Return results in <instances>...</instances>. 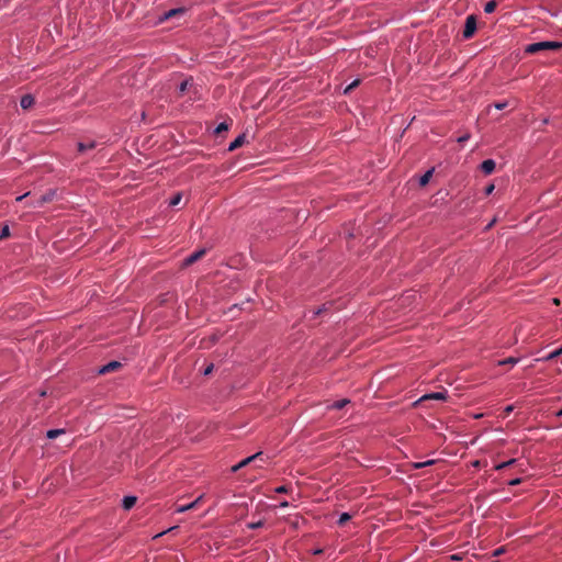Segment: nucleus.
I'll use <instances>...</instances> for the list:
<instances>
[{
  "label": "nucleus",
  "mask_w": 562,
  "mask_h": 562,
  "mask_svg": "<svg viewBox=\"0 0 562 562\" xmlns=\"http://www.w3.org/2000/svg\"><path fill=\"white\" fill-rule=\"evenodd\" d=\"M508 105V102L504 101V102H497L494 104L495 109L497 110H504L505 108H507Z\"/></svg>",
  "instance_id": "30"
},
{
  "label": "nucleus",
  "mask_w": 562,
  "mask_h": 562,
  "mask_svg": "<svg viewBox=\"0 0 562 562\" xmlns=\"http://www.w3.org/2000/svg\"><path fill=\"white\" fill-rule=\"evenodd\" d=\"M186 12V9L184 8H176V9H171V10H168L166 11L160 18H159V21L160 22H164L166 20H170L172 18H176V16H181L183 15Z\"/></svg>",
  "instance_id": "4"
},
{
  "label": "nucleus",
  "mask_w": 562,
  "mask_h": 562,
  "mask_svg": "<svg viewBox=\"0 0 562 562\" xmlns=\"http://www.w3.org/2000/svg\"><path fill=\"white\" fill-rule=\"evenodd\" d=\"M518 362V359L516 358H513V357H509V358H506L505 360L503 361H499V364L504 366V364H510V366H514Z\"/></svg>",
  "instance_id": "25"
},
{
  "label": "nucleus",
  "mask_w": 562,
  "mask_h": 562,
  "mask_svg": "<svg viewBox=\"0 0 562 562\" xmlns=\"http://www.w3.org/2000/svg\"><path fill=\"white\" fill-rule=\"evenodd\" d=\"M53 195H54V193H48V194L42 195L40 198V200L37 201L36 205L42 206L44 203L50 202L53 200Z\"/></svg>",
  "instance_id": "18"
},
{
  "label": "nucleus",
  "mask_w": 562,
  "mask_h": 562,
  "mask_svg": "<svg viewBox=\"0 0 562 562\" xmlns=\"http://www.w3.org/2000/svg\"><path fill=\"white\" fill-rule=\"evenodd\" d=\"M322 552H323V550H322V549H317V550H315V552H314V553H315V554H321Z\"/></svg>",
  "instance_id": "40"
},
{
  "label": "nucleus",
  "mask_w": 562,
  "mask_h": 562,
  "mask_svg": "<svg viewBox=\"0 0 562 562\" xmlns=\"http://www.w3.org/2000/svg\"><path fill=\"white\" fill-rule=\"evenodd\" d=\"M469 138V136H462L458 139V142L462 143V142H465L467 139Z\"/></svg>",
  "instance_id": "38"
},
{
  "label": "nucleus",
  "mask_w": 562,
  "mask_h": 562,
  "mask_svg": "<svg viewBox=\"0 0 562 562\" xmlns=\"http://www.w3.org/2000/svg\"><path fill=\"white\" fill-rule=\"evenodd\" d=\"M10 236V228L8 225H4L0 232V240L5 239Z\"/></svg>",
  "instance_id": "22"
},
{
  "label": "nucleus",
  "mask_w": 562,
  "mask_h": 562,
  "mask_svg": "<svg viewBox=\"0 0 562 562\" xmlns=\"http://www.w3.org/2000/svg\"><path fill=\"white\" fill-rule=\"evenodd\" d=\"M227 130H228V124L226 122H223L217 125V127L215 128V133L222 134L223 132H226Z\"/></svg>",
  "instance_id": "24"
},
{
  "label": "nucleus",
  "mask_w": 562,
  "mask_h": 562,
  "mask_svg": "<svg viewBox=\"0 0 562 562\" xmlns=\"http://www.w3.org/2000/svg\"><path fill=\"white\" fill-rule=\"evenodd\" d=\"M213 369H214L213 363L207 364V366L204 368V370H203V374H204V375H209V374H211V373H212V371H213Z\"/></svg>",
  "instance_id": "29"
},
{
  "label": "nucleus",
  "mask_w": 562,
  "mask_h": 562,
  "mask_svg": "<svg viewBox=\"0 0 562 562\" xmlns=\"http://www.w3.org/2000/svg\"><path fill=\"white\" fill-rule=\"evenodd\" d=\"M496 7H497V2L495 0H491V1L485 3L484 12L485 13H492V12L495 11Z\"/></svg>",
  "instance_id": "17"
},
{
  "label": "nucleus",
  "mask_w": 562,
  "mask_h": 562,
  "mask_svg": "<svg viewBox=\"0 0 562 562\" xmlns=\"http://www.w3.org/2000/svg\"><path fill=\"white\" fill-rule=\"evenodd\" d=\"M412 467L414 469H423V468H425L423 462H415V463L412 464Z\"/></svg>",
  "instance_id": "35"
},
{
  "label": "nucleus",
  "mask_w": 562,
  "mask_h": 562,
  "mask_svg": "<svg viewBox=\"0 0 562 562\" xmlns=\"http://www.w3.org/2000/svg\"><path fill=\"white\" fill-rule=\"evenodd\" d=\"M288 506H289V503H288L286 501H284V502H282V503L280 504V507H288Z\"/></svg>",
  "instance_id": "39"
},
{
  "label": "nucleus",
  "mask_w": 562,
  "mask_h": 562,
  "mask_svg": "<svg viewBox=\"0 0 562 562\" xmlns=\"http://www.w3.org/2000/svg\"><path fill=\"white\" fill-rule=\"evenodd\" d=\"M494 190V184H490L485 188V193L486 194H491Z\"/></svg>",
  "instance_id": "34"
},
{
  "label": "nucleus",
  "mask_w": 562,
  "mask_h": 562,
  "mask_svg": "<svg viewBox=\"0 0 562 562\" xmlns=\"http://www.w3.org/2000/svg\"><path fill=\"white\" fill-rule=\"evenodd\" d=\"M558 416H562V409L557 413Z\"/></svg>",
  "instance_id": "42"
},
{
  "label": "nucleus",
  "mask_w": 562,
  "mask_h": 562,
  "mask_svg": "<svg viewBox=\"0 0 562 562\" xmlns=\"http://www.w3.org/2000/svg\"><path fill=\"white\" fill-rule=\"evenodd\" d=\"M323 312V308L317 310L316 314L319 315Z\"/></svg>",
  "instance_id": "41"
},
{
  "label": "nucleus",
  "mask_w": 562,
  "mask_h": 562,
  "mask_svg": "<svg viewBox=\"0 0 562 562\" xmlns=\"http://www.w3.org/2000/svg\"><path fill=\"white\" fill-rule=\"evenodd\" d=\"M496 164L493 159H486L481 164V170L485 175H491L495 170Z\"/></svg>",
  "instance_id": "7"
},
{
  "label": "nucleus",
  "mask_w": 562,
  "mask_h": 562,
  "mask_svg": "<svg viewBox=\"0 0 562 562\" xmlns=\"http://www.w3.org/2000/svg\"><path fill=\"white\" fill-rule=\"evenodd\" d=\"M247 526H248V528H250V529H257V528H260V527H262V526H263V521H262V520H259V521H257V522H250V524H248Z\"/></svg>",
  "instance_id": "27"
},
{
  "label": "nucleus",
  "mask_w": 562,
  "mask_h": 562,
  "mask_svg": "<svg viewBox=\"0 0 562 562\" xmlns=\"http://www.w3.org/2000/svg\"><path fill=\"white\" fill-rule=\"evenodd\" d=\"M349 403H350V401L348 398H342V400H339V401H335L334 403L328 405L327 408L328 409H341L346 405H348Z\"/></svg>",
  "instance_id": "12"
},
{
  "label": "nucleus",
  "mask_w": 562,
  "mask_h": 562,
  "mask_svg": "<svg viewBox=\"0 0 562 562\" xmlns=\"http://www.w3.org/2000/svg\"><path fill=\"white\" fill-rule=\"evenodd\" d=\"M447 397V393L446 392H434V393H430V394H426L424 395L420 401H425V400H438V401H445Z\"/></svg>",
  "instance_id": "9"
},
{
  "label": "nucleus",
  "mask_w": 562,
  "mask_h": 562,
  "mask_svg": "<svg viewBox=\"0 0 562 562\" xmlns=\"http://www.w3.org/2000/svg\"><path fill=\"white\" fill-rule=\"evenodd\" d=\"M245 142H246V136L244 134L237 136L235 138V140L229 144L228 150L233 151V150L239 148L240 146H243L245 144Z\"/></svg>",
  "instance_id": "10"
},
{
  "label": "nucleus",
  "mask_w": 562,
  "mask_h": 562,
  "mask_svg": "<svg viewBox=\"0 0 562 562\" xmlns=\"http://www.w3.org/2000/svg\"><path fill=\"white\" fill-rule=\"evenodd\" d=\"M561 353H562V347H561L560 349H558V350H554V351L550 352V353L547 356V358H546V359H547V360H552V359H554V358L559 357Z\"/></svg>",
  "instance_id": "26"
},
{
  "label": "nucleus",
  "mask_w": 562,
  "mask_h": 562,
  "mask_svg": "<svg viewBox=\"0 0 562 562\" xmlns=\"http://www.w3.org/2000/svg\"><path fill=\"white\" fill-rule=\"evenodd\" d=\"M520 482H521V479H514L509 482V485H518V484H520Z\"/></svg>",
  "instance_id": "36"
},
{
  "label": "nucleus",
  "mask_w": 562,
  "mask_h": 562,
  "mask_svg": "<svg viewBox=\"0 0 562 562\" xmlns=\"http://www.w3.org/2000/svg\"><path fill=\"white\" fill-rule=\"evenodd\" d=\"M560 48H562V42H537V43L529 44L525 48V52L528 54H537L542 50H548V49L557 50Z\"/></svg>",
  "instance_id": "1"
},
{
  "label": "nucleus",
  "mask_w": 562,
  "mask_h": 562,
  "mask_svg": "<svg viewBox=\"0 0 562 562\" xmlns=\"http://www.w3.org/2000/svg\"><path fill=\"white\" fill-rule=\"evenodd\" d=\"M506 552V547H499L497 548L494 552H493V555L494 557H499L502 555L503 553Z\"/></svg>",
  "instance_id": "28"
},
{
  "label": "nucleus",
  "mask_w": 562,
  "mask_h": 562,
  "mask_svg": "<svg viewBox=\"0 0 562 562\" xmlns=\"http://www.w3.org/2000/svg\"><path fill=\"white\" fill-rule=\"evenodd\" d=\"M65 432H66V430H65V429H63V428H60V429H50V430H48V431L46 432V436H47V438H49V439H55V438H57L59 435H63V434H65Z\"/></svg>",
  "instance_id": "16"
},
{
  "label": "nucleus",
  "mask_w": 562,
  "mask_h": 562,
  "mask_svg": "<svg viewBox=\"0 0 562 562\" xmlns=\"http://www.w3.org/2000/svg\"><path fill=\"white\" fill-rule=\"evenodd\" d=\"M191 86V79H186L179 85V92L183 93Z\"/></svg>",
  "instance_id": "20"
},
{
  "label": "nucleus",
  "mask_w": 562,
  "mask_h": 562,
  "mask_svg": "<svg viewBox=\"0 0 562 562\" xmlns=\"http://www.w3.org/2000/svg\"><path fill=\"white\" fill-rule=\"evenodd\" d=\"M35 100H34V97L31 95V94H24L22 98H21V101H20V105L23 110H29L33 104H34Z\"/></svg>",
  "instance_id": "8"
},
{
  "label": "nucleus",
  "mask_w": 562,
  "mask_h": 562,
  "mask_svg": "<svg viewBox=\"0 0 562 562\" xmlns=\"http://www.w3.org/2000/svg\"><path fill=\"white\" fill-rule=\"evenodd\" d=\"M205 254H206L205 249H200V250L192 252L190 256H188L184 259V261H183L184 266L193 265L194 262L200 260Z\"/></svg>",
  "instance_id": "5"
},
{
  "label": "nucleus",
  "mask_w": 562,
  "mask_h": 562,
  "mask_svg": "<svg viewBox=\"0 0 562 562\" xmlns=\"http://www.w3.org/2000/svg\"><path fill=\"white\" fill-rule=\"evenodd\" d=\"M351 519V515L348 513H342L338 519V525L344 526Z\"/></svg>",
  "instance_id": "19"
},
{
  "label": "nucleus",
  "mask_w": 562,
  "mask_h": 562,
  "mask_svg": "<svg viewBox=\"0 0 562 562\" xmlns=\"http://www.w3.org/2000/svg\"><path fill=\"white\" fill-rule=\"evenodd\" d=\"M288 491H289V490H288V487H286V486H284V485L279 486V487H277V488H276V492H277V493H280V494H282V493H288Z\"/></svg>",
  "instance_id": "32"
},
{
  "label": "nucleus",
  "mask_w": 562,
  "mask_h": 562,
  "mask_svg": "<svg viewBox=\"0 0 562 562\" xmlns=\"http://www.w3.org/2000/svg\"><path fill=\"white\" fill-rule=\"evenodd\" d=\"M27 195H29V193H25V194H23V195H20V196H18V198H16V201H18V202H21V201H22V200H24Z\"/></svg>",
  "instance_id": "37"
},
{
  "label": "nucleus",
  "mask_w": 562,
  "mask_h": 562,
  "mask_svg": "<svg viewBox=\"0 0 562 562\" xmlns=\"http://www.w3.org/2000/svg\"><path fill=\"white\" fill-rule=\"evenodd\" d=\"M434 173V169L426 171L419 179L420 187H425L430 181Z\"/></svg>",
  "instance_id": "15"
},
{
  "label": "nucleus",
  "mask_w": 562,
  "mask_h": 562,
  "mask_svg": "<svg viewBox=\"0 0 562 562\" xmlns=\"http://www.w3.org/2000/svg\"><path fill=\"white\" fill-rule=\"evenodd\" d=\"M77 147H78L79 153H85L86 150L93 149L95 147V142H88V143L79 142Z\"/></svg>",
  "instance_id": "14"
},
{
  "label": "nucleus",
  "mask_w": 562,
  "mask_h": 562,
  "mask_svg": "<svg viewBox=\"0 0 562 562\" xmlns=\"http://www.w3.org/2000/svg\"><path fill=\"white\" fill-rule=\"evenodd\" d=\"M514 462H515V460H510V461H508V462H504V463L499 464V465L497 467V469H504V468L508 467L509 464H512V463H514Z\"/></svg>",
  "instance_id": "33"
},
{
  "label": "nucleus",
  "mask_w": 562,
  "mask_h": 562,
  "mask_svg": "<svg viewBox=\"0 0 562 562\" xmlns=\"http://www.w3.org/2000/svg\"><path fill=\"white\" fill-rule=\"evenodd\" d=\"M476 31V19L474 15H468L465 19V25L463 30V37L471 38Z\"/></svg>",
  "instance_id": "2"
},
{
  "label": "nucleus",
  "mask_w": 562,
  "mask_h": 562,
  "mask_svg": "<svg viewBox=\"0 0 562 562\" xmlns=\"http://www.w3.org/2000/svg\"><path fill=\"white\" fill-rule=\"evenodd\" d=\"M121 367H122L121 362H119V361H111V362L106 363L105 366L101 367L99 369V373L100 374H106V373L116 371Z\"/></svg>",
  "instance_id": "6"
},
{
  "label": "nucleus",
  "mask_w": 562,
  "mask_h": 562,
  "mask_svg": "<svg viewBox=\"0 0 562 562\" xmlns=\"http://www.w3.org/2000/svg\"><path fill=\"white\" fill-rule=\"evenodd\" d=\"M257 460H262V452H257V453L241 460L237 464L233 465L231 470H232V472H237L238 470L245 468L246 465H248L251 462L257 461Z\"/></svg>",
  "instance_id": "3"
},
{
  "label": "nucleus",
  "mask_w": 562,
  "mask_h": 562,
  "mask_svg": "<svg viewBox=\"0 0 562 562\" xmlns=\"http://www.w3.org/2000/svg\"><path fill=\"white\" fill-rule=\"evenodd\" d=\"M201 498H202V497L200 496V497H198L194 502H192V503H190V504L179 506V507L177 508V512H178V513H183V512L191 510V509L195 508V507H196V505L199 504V502L201 501Z\"/></svg>",
  "instance_id": "13"
},
{
  "label": "nucleus",
  "mask_w": 562,
  "mask_h": 562,
  "mask_svg": "<svg viewBox=\"0 0 562 562\" xmlns=\"http://www.w3.org/2000/svg\"><path fill=\"white\" fill-rule=\"evenodd\" d=\"M437 463V460H434V459H430V460H427V461H424L423 464L424 467H430V465H434Z\"/></svg>",
  "instance_id": "31"
},
{
  "label": "nucleus",
  "mask_w": 562,
  "mask_h": 562,
  "mask_svg": "<svg viewBox=\"0 0 562 562\" xmlns=\"http://www.w3.org/2000/svg\"><path fill=\"white\" fill-rule=\"evenodd\" d=\"M137 502L136 496H125L122 501V506L125 510H130Z\"/></svg>",
  "instance_id": "11"
},
{
  "label": "nucleus",
  "mask_w": 562,
  "mask_h": 562,
  "mask_svg": "<svg viewBox=\"0 0 562 562\" xmlns=\"http://www.w3.org/2000/svg\"><path fill=\"white\" fill-rule=\"evenodd\" d=\"M360 83V80L359 79H356L353 80L350 85H348L345 89V93H349L350 91H352L356 87H358Z\"/></svg>",
  "instance_id": "23"
},
{
  "label": "nucleus",
  "mask_w": 562,
  "mask_h": 562,
  "mask_svg": "<svg viewBox=\"0 0 562 562\" xmlns=\"http://www.w3.org/2000/svg\"><path fill=\"white\" fill-rule=\"evenodd\" d=\"M181 199H182V195L181 193H177L176 195H173L169 202V205L171 206H176L178 205L180 202H181Z\"/></svg>",
  "instance_id": "21"
}]
</instances>
